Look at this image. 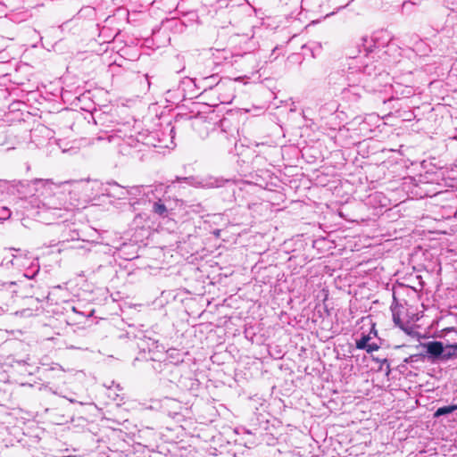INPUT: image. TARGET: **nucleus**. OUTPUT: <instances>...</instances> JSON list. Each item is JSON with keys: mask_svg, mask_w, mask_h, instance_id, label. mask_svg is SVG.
<instances>
[{"mask_svg": "<svg viewBox=\"0 0 457 457\" xmlns=\"http://www.w3.org/2000/svg\"><path fill=\"white\" fill-rule=\"evenodd\" d=\"M369 334H370L371 339H372L373 337H377V331L374 329V328H372L370 329V333H369Z\"/></svg>", "mask_w": 457, "mask_h": 457, "instance_id": "8", "label": "nucleus"}, {"mask_svg": "<svg viewBox=\"0 0 457 457\" xmlns=\"http://www.w3.org/2000/svg\"><path fill=\"white\" fill-rule=\"evenodd\" d=\"M423 346L427 349V353L429 358L432 360L435 359H443L445 357V346L442 342L439 341H430L423 345Z\"/></svg>", "mask_w": 457, "mask_h": 457, "instance_id": "1", "label": "nucleus"}, {"mask_svg": "<svg viewBox=\"0 0 457 457\" xmlns=\"http://www.w3.org/2000/svg\"><path fill=\"white\" fill-rule=\"evenodd\" d=\"M11 216V212L9 209L3 207L0 209V219L6 220Z\"/></svg>", "mask_w": 457, "mask_h": 457, "instance_id": "6", "label": "nucleus"}, {"mask_svg": "<svg viewBox=\"0 0 457 457\" xmlns=\"http://www.w3.org/2000/svg\"><path fill=\"white\" fill-rule=\"evenodd\" d=\"M457 357V344L449 345L445 347L444 360H449Z\"/></svg>", "mask_w": 457, "mask_h": 457, "instance_id": "2", "label": "nucleus"}, {"mask_svg": "<svg viewBox=\"0 0 457 457\" xmlns=\"http://www.w3.org/2000/svg\"><path fill=\"white\" fill-rule=\"evenodd\" d=\"M371 340L370 334L363 335L360 339L356 340V347L358 349H365Z\"/></svg>", "mask_w": 457, "mask_h": 457, "instance_id": "4", "label": "nucleus"}, {"mask_svg": "<svg viewBox=\"0 0 457 457\" xmlns=\"http://www.w3.org/2000/svg\"><path fill=\"white\" fill-rule=\"evenodd\" d=\"M154 212L160 215H163L165 212H166V207L164 204H154Z\"/></svg>", "mask_w": 457, "mask_h": 457, "instance_id": "5", "label": "nucleus"}, {"mask_svg": "<svg viewBox=\"0 0 457 457\" xmlns=\"http://www.w3.org/2000/svg\"><path fill=\"white\" fill-rule=\"evenodd\" d=\"M379 346L375 343H369L367 345V347H365L364 350L367 351V353H373L374 351L378 350Z\"/></svg>", "mask_w": 457, "mask_h": 457, "instance_id": "7", "label": "nucleus"}, {"mask_svg": "<svg viewBox=\"0 0 457 457\" xmlns=\"http://www.w3.org/2000/svg\"><path fill=\"white\" fill-rule=\"evenodd\" d=\"M457 410V405H449L438 408L434 413V417H440L453 412Z\"/></svg>", "mask_w": 457, "mask_h": 457, "instance_id": "3", "label": "nucleus"}]
</instances>
